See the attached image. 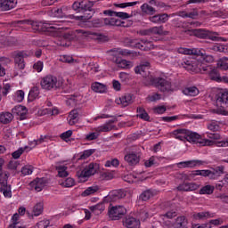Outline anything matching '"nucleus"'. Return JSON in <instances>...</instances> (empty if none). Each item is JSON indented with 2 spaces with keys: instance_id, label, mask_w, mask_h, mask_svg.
Listing matches in <instances>:
<instances>
[{
  "instance_id": "5",
  "label": "nucleus",
  "mask_w": 228,
  "mask_h": 228,
  "mask_svg": "<svg viewBox=\"0 0 228 228\" xmlns=\"http://www.w3.org/2000/svg\"><path fill=\"white\" fill-rule=\"evenodd\" d=\"M41 88L50 92V90H58L63 86V80L58 79L53 75H46L41 79Z\"/></svg>"
},
{
  "instance_id": "59",
  "label": "nucleus",
  "mask_w": 228,
  "mask_h": 228,
  "mask_svg": "<svg viewBox=\"0 0 228 228\" xmlns=\"http://www.w3.org/2000/svg\"><path fill=\"white\" fill-rule=\"evenodd\" d=\"M51 224V221L47 220V219H45V220H42V221H39L37 224V228H47L49 227V224Z\"/></svg>"
},
{
  "instance_id": "38",
  "label": "nucleus",
  "mask_w": 228,
  "mask_h": 228,
  "mask_svg": "<svg viewBox=\"0 0 228 228\" xmlns=\"http://www.w3.org/2000/svg\"><path fill=\"white\" fill-rule=\"evenodd\" d=\"M215 191V186L213 185H205L200 188V195H213Z\"/></svg>"
},
{
  "instance_id": "57",
  "label": "nucleus",
  "mask_w": 228,
  "mask_h": 228,
  "mask_svg": "<svg viewBox=\"0 0 228 228\" xmlns=\"http://www.w3.org/2000/svg\"><path fill=\"white\" fill-rule=\"evenodd\" d=\"M59 61H61L62 63H72L74 61V58L69 55H61Z\"/></svg>"
},
{
  "instance_id": "1",
  "label": "nucleus",
  "mask_w": 228,
  "mask_h": 228,
  "mask_svg": "<svg viewBox=\"0 0 228 228\" xmlns=\"http://www.w3.org/2000/svg\"><path fill=\"white\" fill-rule=\"evenodd\" d=\"M18 24H24L25 26H29L33 31H45L46 33H51L53 37H58V33L63 29V21H45L44 23L38 21H33L29 20H19Z\"/></svg>"
},
{
  "instance_id": "42",
  "label": "nucleus",
  "mask_w": 228,
  "mask_h": 228,
  "mask_svg": "<svg viewBox=\"0 0 228 228\" xmlns=\"http://www.w3.org/2000/svg\"><path fill=\"white\" fill-rule=\"evenodd\" d=\"M207 127L209 131L216 133V131H220V123L218 121H210L208 123Z\"/></svg>"
},
{
  "instance_id": "58",
  "label": "nucleus",
  "mask_w": 228,
  "mask_h": 228,
  "mask_svg": "<svg viewBox=\"0 0 228 228\" xmlns=\"http://www.w3.org/2000/svg\"><path fill=\"white\" fill-rule=\"evenodd\" d=\"M92 24L94 28H102L104 26V18L94 20Z\"/></svg>"
},
{
  "instance_id": "13",
  "label": "nucleus",
  "mask_w": 228,
  "mask_h": 228,
  "mask_svg": "<svg viewBox=\"0 0 228 228\" xmlns=\"http://www.w3.org/2000/svg\"><path fill=\"white\" fill-rule=\"evenodd\" d=\"M204 165L203 160L192 159L187 161H182L177 164L178 168H197Z\"/></svg>"
},
{
  "instance_id": "34",
  "label": "nucleus",
  "mask_w": 228,
  "mask_h": 228,
  "mask_svg": "<svg viewBox=\"0 0 228 228\" xmlns=\"http://www.w3.org/2000/svg\"><path fill=\"white\" fill-rule=\"evenodd\" d=\"M59 183L60 185L62 186V188H72V186L76 185V181L72 177L61 179Z\"/></svg>"
},
{
  "instance_id": "43",
  "label": "nucleus",
  "mask_w": 228,
  "mask_h": 228,
  "mask_svg": "<svg viewBox=\"0 0 228 228\" xmlns=\"http://www.w3.org/2000/svg\"><path fill=\"white\" fill-rule=\"evenodd\" d=\"M144 167L151 168V167H158V157L152 156L144 162Z\"/></svg>"
},
{
  "instance_id": "10",
  "label": "nucleus",
  "mask_w": 228,
  "mask_h": 228,
  "mask_svg": "<svg viewBox=\"0 0 228 228\" xmlns=\"http://www.w3.org/2000/svg\"><path fill=\"white\" fill-rule=\"evenodd\" d=\"M108 213L110 220H120L127 213V209H126V207L118 205L110 208Z\"/></svg>"
},
{
  "instance_id": "41",
  "label": "nucleus",
  "mask_w": 228,
  "mask_h": 228,
  "mask_svg": "<svg viewBox=\"0 0 228 228\" xmlns=\"http://www.w3.org/2000/svg\"><path fill=\"white\" fill-rule=\"evenodd\" d=\"M43 211H44V203L42 202L37 203L33 208V216H40V214L43 213Z\"/></svg>"
},
{
  "instance_id": "54",
  "label": "nucleus",
  "mask_w": 228,
  "mask_h": 228,
  "mask_svg": "<svg viewBox=\"0 0 228 228\" xmlns=\"http://www.w3.org/2000/svg\"><path fill=\"white\" fill-rule=\"evenodd\" d=\"M195 175H200V170L192 171L190 175L183 174L182 179H183V181H190V177H195Z\"/></svg>"
},
{
  "instance_id": "17",
  "label": "nucleus",
  "mask_w": 228,
  "mask_h": 228,
  "mask_svg": "<svg viewBox=\"0 0 228 228\" xmlns=\"http://www.w3.org/2000/svg\"><path fill=\"white\" fill-rule=\"evenodd\" d=\"M147 33H151V35H159V37H167V35H170V31L163 29V25L152 27L148 30L143 31V35H147Z\"/></svg>"
},
{
  "instance_id": "53",
  "label": "nucleus",
  "mask_w": 228,
  "mask_h": 228,
  "mask_svg": "<svg viewBox=\"0 0 228 228\" xmlns=\"http://www.w3.org/2000/svg\"><path fill=\"white\" fill-rule=\"evenodd\" d=\"M118 165H120V161L118 160V159H112L111 160H107L105 162L106 167H114L115 168H117Z\"/></svg>"
},
{
  "instance_id": "12",
  "label": "nucleus",
  "mask_w": 228,
  "mask_h": 228,
  "mask_svg": "<svg viewBox=\"0 0 228 228\" xmlns=\"http://www.w3.org/2000/svg\"><path fill=\"white\" fill-rule=\"evenodd\" d=\"M165 225L168 228H188V219L186 216H178L174 223L170 221H166Z\"/></svg>"
},
{
  "instance_id": "28",
  "label": "nucleus",
  "mask_w": 228,
  "mask_h": 228,
  "mask_svg": "<svg viewBox=\"0 0 228 228\" xmlns=\"http://www.w3.org/2000/svg\"><path fill=\"white\" fill-rule=\"evenodd\" d=\"M68 122L69 126H75V124H77L79 122V113L77 110H73L69 112L68 117Z\"/></svg>"
},
{
  "instance_id": "11",
  "label": "nucleus",
  "mask_w": 228,
  "mask_h": 228,
  "mask_svg": "<svg viewBox=\"0 0 228 228\" xmlns=\"http://www.w3.org/2000/svg\"><path fill=\"white\" fill-rule=\"evenodd\" d=\"M94 3L92 1H81L75 2L72 4V9L77 12V13H81V12H92Z\"/></svg>"
},
{
  "instance_id": "18",
  "label": "nucleus",
  "mask_w": 228,
  "mask_h": 228,
  "mask_svg": "<svg viewBox=\"0 0 228 228\" xmlns=\"http://www.w3.org/2000/svg\"><path fill=\"white\" fill-rule=\"evenodd\" d=\"M12 115L20 117V120H25L26 115H28V109L22 105H17L12 110Z\"/></svg>"
},
{
  "instance_id": "9",
  "label": "nucleus",
  "mask_w": 228,
  "mask_h": 228,
  "mask_svg": "<svg viewBox=\"0 0 228 228\" xmlns=\"http://www.w3.org/2000/svg\"><path fill=\"white\" fill-rule=\"evenodd\" d=\"M98 168L97 164L90 163L89 165L84 166L77 171V177H78L80 181H83V179H88V177H91V175L97 174Z\"/></svg>"
},
{
  "instance_id": "63",
  "label": "nucleus",
  "mask_w": 228,
  "mask_h": 228,
  "mask_svg": "<svg viewBox=\"0 0 228 228\" xmlns=\"http://www.w3.org/2000/svg\"><path fill=\"white\" fill-rule=\"evenodd\" d=\"M175 216H177V212L175 210L167 211L164 215V220L167 218V220H172V218H175Z\"/></svg>"
},
{
  "instance_id": "3",
  "label": "nucleus",
  "mask_w": 228,
  "mask_h": 228,
  "mask_svg": "<svg viewBox=\"0 0 228 228\" xmlns=\"http://www.w3.org/2000/svg\"><path fill=\"white\" fill-rule=\"evenodd\" d=\"M150 81L151 86H155L159 92H174V86H172V81L169 78L154 77L152 75L144 77V81Z\"/></svg>"
},
{
  "instance_id": "32",
  "label": "nucleus",
  "mask_w": 228,
  "mask_h": 228,
  "mask_svg": "<svg viewBox=\"0 0 228 228\" xmlns=\"http://www.w3.org/2000/svg\"><path fill=\"white\" fill-rule=\"evenodd\" d=\"M91 88L93 92H96L97 94H104L106 92V85L99 82H94L91 85Z\"/></svg>"
},
{
  "instance_id": "4",
  "label": "nucleus",
  "mask_w": 228,
  "mask_h": 228,
  "mask_svg": "<svg viewBox=\"0 0 228 228\" xmlns=\"http://www.w3.org/2000/svg\"><path fill=\"white\" fill-rule=\"evenodd\" d=\"M178 53L180 54H185L187 56H200V60H202L203 63H213V61H215V58L213 57V55L206 54V51L204 49L179 48Z\"/></svg>"
},
{
  "instance_id": "33",
  "label": "nucleus",
  "mask_w": 228,
  "mask_h": 228,
  "mask_svg": "<svg viewBox=\"0 0 228 228\" xmlns=\"http://www.w3.org/2000/svg\"><path fill=\"white\" fill-rule=\"evenodd\" d=\"M13 120V114L11 112H2L0 114L1 124H10Z\"/></svg>"
},
{
  "instance_id": "46",
  "label": "nucleus",
  "mask_w": 228,
  "mask_h": 228,
  "mask_svg": "<svg viewBox=\"0 0 228 228\" xmlns=\"http://www.w3.org/2000/svg\"><path fill=\"white\" fill-rule=\"evenodd\" d=\"M64 11H65V7H61L59 9H53V13L54 17H57L59 19H63V17H67L65 12H63Z\"/></svg>"
},
{
  "instance_id": "23",
  "label": "nucleus",
  "mask_w": 228,
  "mask_h": 228,
  "mask_svg": "<svg viewBox=\"0 0 228 228\" xmlns=\"http://www.w3.org/2000/svg\"><path fill=\"white\" fill-rule=\"evenodd\" d=\"M16 4L17 2L15 0H0V10L2 12H8V10H12Z\"/></svg>"
},
{
  "instance_id": "25",
  "label": "nucleus",
  "mask_w": 228,
  "mask_h": 228,
  "mask_svg": "<svg viewBox=\"0 0 228 228\" xmlns=\"http://www.w3.org/2000/svg\"><path fill=\"white\" fill-rule=\"evenodd\" d=\"M124 197V193L122 191H112L110 194L105 197V202H112L113 200H118V199H122Z\"/></svg>"
},
{
  "instance_id": "64",
  "label": "nucleus",
  "mask_w": 228,
  "mask_h": 228,
  "mask_svg": "<svg viewBox=\"0 0 228 228\" xmlns=\"http://www.w3.org/2000/svg\"><path fill=\"white\" fill-rule=\"evenodd\" d=\"M154 197V191L151 190L144 191L143 192V200H149L150 199H152Z\"/></svg>"
},
{
  "instance_id": "44",
  "label": "nucleus",
  "mask_w": 228,
  "mask_h": 228,
  "mask_svg": "<svg viewBox=\"0 0 228 228\" xmlns=\"http://www.w3.org/2000/svg\"><path fill=\"white\" fill-rule=\"evenodd\" d=\"M90 210L93 211V213H96V215H99V213H102L104 210V203H98L94 206L90 207Z\"/></svg>"
},
{
  "instance_id": "52",
  "label": "nucleus",
  "mask_w": 228,
  "mask_h": 228,
  "mask_svg": "<svg viewBox=\"0 0 228 228\" xmlns=\"http://www.w3.org/2000/svg\"><path fill=\"white\" fill-rule=\"evenodd\" d=\"M96 191H99V187L91 186L88 187L86 191H84L83 195L84 197H86L88 195H94V193H96Z\"/></svg>"
},
{
  "instance_id": "30",
  "label": "nucleus",
  "mask_w": 228,
  "mask_h": 228,
  "mask_svg": "<svg viewBox=\"0 0 228 228\" xmlns=\"http://www.w3.org/2000/svg\"><path fill=\"white\" fill-rule=\"evenodd\" d=\"M182 92L183 95H188L190 97H196V95H199L200 94L199 88L196 86L185 87Z\"/></svg>"
},
{
  "instance_id": "21",
  "label": "nucleus",
  "mask_w": 228,
  "mask_h": 228,
  "mask_svg": "<svg viewBox=\"0 0 228 228\" xmlns=\"http://www.w3.org/2000/svg\"><path fill=\"white\" fill-rule=\"evenodd\" d=\"M134 100V98L133 97V94H126L116 99V104H120L123 108H126V106H129V104H133Z\"/></svg>"
},
{
  "instance_id": "31",
  "label": "nucleus",
  "mask_w": 228,
  "mask_h": 228,
  "mask_svg": "<svg viewBox=\"0 0 228 228\" xmlns=\"http://www.w3.org/2000/svg\"><path fill=\"white\" fill-rule=\"evenodd\" d=\"M104 26H122L124 22L116 18H103Z\"/></svg>"
},
{
  "instance_id": "22",
  "label": "nucleus",
  "mask_w": 228,
  "mask_h": 228,
  "mask_svg": "<svg viewBox=\"0 0 228 228\" xmlns=\"http://www.w3.org/2000/svg\"><path fill=\"white\" fill-rule=\"evenodd\" d=\"M217 104H220L222 108L228 106V91H221L217 94L216 98Z\"/></svg>"
},
{
  "instance_id": "8",
  "label": "nucleus",
  "mask_w": 228,
  "mask_h": 228,
  "mask_svg": "<svg viewBox=\"0 0 228 228\" xmlns=\"http://www.w3.org/2000/svg\"><path fill=\"white\" fill-rule=\"evenodd\" d=\"M187 142L190 143H199L200 147H206L209 145H213V142L208 139H203L202 135L199 134L197 132H192L188 130L187 132Z\"/></svg>"
},
{
  "instance_id": "40",
  "label": "nucleus",
  "mask_w": 228,
  "mask_h": 228,
  "mask_svg": "<svg viewBox=\"0 0 228 228\" xmlns=\"http://www.w3.org/2000/svg\"><path fill=\"white\" fill-rule=\"evenodd\" d=\"M217 67L221 69V70H228V58L227 57H222L217 61Z\"/></svg>"
},
{
  "instance_id": "16",
  "label": "nucleus",
  "mask_w": 228,
  "mask_h": 228,
  "mask_svg": "<svg viewBox=\"0 0 228 228\" xmlns=\"http://www.w3.org/2000/svg\"><path fill=\"white\" fill-rule=\"evenodd\" d=\"M113 124H115V120L110 119L106 121L105 124L94 128V131L98 132L101 136V133H110V131H112L113 127H115V125Z\"/></svg>"
},
{
  "instance_id": "15",
  "label": "nucleus",
  "mask_w": 228,
  "mask_h": 228,
  "mask_svg": "<svg viewBox=\"0 0 228 228\" xmlns=\"http://www.w3.org/2000/svg\"><path fill=\"white\" fill-rule=\"evenodd\" d=\"M123 225L126 228H139L141 225L140 219L133 216H126L123 218Z\"/></svg>"
},
{
  "instance_id": "29",
  "label": "nucleus",
  "mask_w": 228,
  "mask_h": 228,
  "mask_svg": "<svg viewBox=\"0 0 228 228\" xmlns=\"http://www.w3.org/2000/svg\"><path fill=\"white\" fill-rule=\"evenodd\" d=\"M14 61L16 69H19L20 70H24V69L26 68V64L24 63V56H22L21 53L16 54Z\"/></svg>"
},
{
  "instance_id": "45",
  "label": "nucleus",
  "mask_w": 228,
  "mask_h": 228,
  "mask_svg": "<svg viewBox=\"0 0 228 228\" xmlns=\"http://www.w3.org/2000/svg\"><path fill=\"white\" fill-rule=\"evenodd\" d=\"M56 170L58 172L59 177H67L69 175V172H67V167L65 166H57Z\"/></svg>"
},
{
  "instance_id": "56",
  "label": "nucleus",
  "mask_w": 228,
  "mask_h": 228,
  "mask_svg": "<svg viewBox=\"0 0 228 228\" xmlns=\"http://www.w3.org/2000/svg\"><path fill=\"white\" fill-rule=\"evenodd\" d=\"M209 76L211 77V79H213L214 81H220V74L218 73V71L216 69H210L209 70Z\"/></svg>"
},
{
  "instance_id": "20",
  "label": "nucleus",
  "mask_w": 228,
  "mask_h": 228,
  "mask_svg": "<svg viewBox=\"0 0 228 228\" xmlns=\"http://www.w3.org/2000/svg\"><path fill=\"white\" fill-rule=\"evenodd\" d=\"M45 178H36L29 183V186L32 190H36V191H42L45 187Z\"/></svg>"
},
{
  "instance_id": "36",
  "label": "nucleus",
  "mask_w": 228,
  "mask_h": 228,
  "mask_svg": "<svg viewBox=\"0 0 228 228\" xmlns=\"http://www.w3.org/2000/svg\"><path fill=\"white\" fill-rule=\"evenodd\" d=\"M194 220H206L208 218H213V214L209 212H198L193 214Z\"/></svg>"
},
{
  "instance_id": "51",
  "label": "nucleus",
  "mask_w": 228,
  "mask_h": 228,
  "mask_svg": "<svg viewBox=\"0 0 228 228\" xmlns=\"http://www.w3.org/2000/svg\"><path fill=\"white\" fill-rule=\"evenodd\" d=\"M99 134L97 131L95 132H92V133H89L87 134H86V137H85V140L86 142H94V140H97V138H99Z\"/></svg>"
},
{
  "instance_id": "26",
  "label": "nucleus",
  "mask_w": 228,
  "mask_h": 228,
  "mask_svg": "<svg viewBox=\"0 0 228 228\" xmlns=\"http://www.w3.org/2000/svg\"><path fill=\"white\" fill-rule=\"evenodd\" d=\"M54 44L61 47H69V45H70V41H69V36L64 35L57 37L54 40Z\"/></svg>"
},
{
  "instance_id": "62",
  "label": "nucleus",
  "mask_w": 228,
  "mask_h": 228,
  "mask_svg": "<svg viewBox=\"0 0 228 228\" xmlns=\"http://www.w3.org/2000/svg\"><path fill=\"white\" fill-rule=\"evenodd\" d=\"M118 77L122 83H127L129 81V74L126 72H120Z\"/></svg>"
},
{
  "instance_id": "37",
  "label": "nucleus",
  "mask_w": 228,
  "mask_h": 228,
  "mask_svg": "<svg viewBox=\"0 0 228 228\" xmlns=\"http://www.w3.org/2000/svg\"><path fill=\"white\" fill-rule=\"evenodd\" d=\"M123 181H126V183H140L142 182V177L140 175L136 176L135 175H126L123 177Z\"/></svg>"
},
{
  "instance_id": "27",
  "label": "nucleus",
  "mask_w": 228,
  "mask_h": 228,
  "mask_svg": "<svg viewBox=\"0 0 228 228\" xmlns=\"http://www.w3.org/2000/svg\"><path fill=\"white\" fill-rule=\"evenodd\" d=\"M180 17L183 19H197L199 17V11L197 9H192L190 12L183 11L179 13Z\"/></svg>"
},
{
  "instance_id": "19",
  "label": "nucleus",
  "mask_w": 228,
  "mask_h": 228,
  "mask_svg": "<svg viewBox=\"0 0 228 228\" xmlns=\"http://www.w3.org/2000/svg\"><path fill=\"white\" fill-rule=\"evenodd\" d=\"M173 138L180 140V142H186L188 136V129L178 128L171 133Z\"/></svg>"
},
{
  "instance_id": "49",
  "label": "nucleus",
  "mask_w": 228,
  "mask_h": 228,
  "mask_svg": "<svg viewBox=\"0 0 228 228\" xmlns=\"http://www.w3.org/2000/svg\"><path fill=\"white\" fill-rule=\"evenodd\" d=\"M94 152H95V150H94V149L86 150L82 153H80L78 159H86L90 158V156H92V154H94Z\"/></svg>"
},
{
  "instance_id": "47",
  "label": "nucleus",
  "mask_w": 228,
  "mask_h": 228,
  "mask_svg": "<svg viewBox=\"0 0 228 228\" xmlns=\"http://www.w3.org/2000/svg\"><path fill=\"white\" fill-rule=\"evenodd\" d=\"M21 175H31L33 174V166H24L20 169Z\"/></svg>"
},
{
  "instance_id": "35",
  "label": "nucleus",
  "mask_w": 228,
  "mask_h": 228,
  "mask_svg": "<svg viewBox=\"0 0 228 228\" xmlns=\"http://www.w3.org/2000/svg\"><path fill=\"white\" fill-rule=\"evenodd\" d=\"M38 95H40V89L37 86H34L30 89L28 99L30 102H33V101L38 99Z\"/></svg>"
},
{
  "instance_id": "7",
  "label": "nucleus",
  "mask_w": 228,
  "mask_h": 228,
  "mask_svg": "<svg viewBox=\"0 0 228 228\" xmlns=\"http://www.w3.org/2000/svg\"><path fill=\"white\" fill-rule=\"evenodd\" d=\"M187 33L192 37H197V38H204L212 40L213 42H218L219 37L216 32H211L209 30L204 29V28H194L191 30H187Z\"/></svg>"
},
{
  "instance_id": "24",
  "label": "nucleus",
  "mask_w": 228,
  "mask_h": 228,
  "mask_svg": "<svg viewBox=\"0 0 228 228\" xmlns=\"http://www.w3.org/2000/svg\"><path fill=\"white\" fill-rule=\"evenodd\" d=\"M114 61L120 69H133V61H131L124 60L120 57H116Z\"/></svg>"
},
{
  "instance_id": "55",
  "label": "nucleus",
  "mask_w": 228,
  "mask_h": 228,
  "mask_svg": "<svg viewBox=\"0 0 228 228\" xmlns=\"http://www.w3.org/2000/svg\"><path fill=\"white\" fill-rule=\"evenodd\" d=\"M118 54H121V56H129L130 58H133L134 56V53L127 50V49H118Z\"/></svg>"
},
{
  "instance_id": "48",
  "label": "nucleus",
  "mask_w": 228,
  "mask_h": 228,
  "mask_svg": "<svg viewBox=\"0 0 228 228\" xmlns=\"http://www.w3.org/2000/svg\"><path fill=\"white\" fill-rule=\"evenodd\" d=\"M143 12L148 15H154V13H156V9L149 4H143Z\"/></svg>"
},
{
  "instance_id": "14",
  "label": "nucleus",
  "mask_w": 228,
  "mask_h": 228,
  "mask_svg": "<svg viewBox=\"0 0 228 228\" xmlns=\"http://www.w3.org/2000/svg\"><path fill=\"white\" fill-rule=\"evenodd\" d=\"M140 152L138 151H130L125 155L124 159L130 167H134V165L140 163Z\"/></svg>"
},
{
  "instance_id": "2",
  "label": "nucleus",
  "mask_w": 228,
  "mask_h": 228,
  "mask_svg": "<svg viewBox=\"0 0 228 228\" xmlns=\"http://www.w3.org/2000/svg\"><path fill=\"white\" fill-rule=\"evenodd\" d=\"M182 67L185 69L188 72H192L197 74V72H200V70H204V72H208V70H211V65H208L204 67L202 63L199 61V60L195 58H191L190 56L185 57L182 63Z\"/></svg>"
},
{
  "instance_id": "60",
  "label": "nucleus",
  "mask_w": 228,
  "mask_h": 228,
  "mask_svg": "<svg viewBox=\"0 0 228 228\" xmlns=\"http://www.w3.org/2000/svg\"><path fill=\"white\" fill-rule=\"evenodd\" d=\"M33 69L34 70H37V72H42V70H44V62L38 61L37 62L34 63Z\"/></svg>"
},
{
  "instance_id": "61",
  "label": "nucleus",
  "mask_w": 228,
  "mask_h": 228,
  "mask_svg": "<svg viewBox=\"0 0 228 228\" xmlns=\"http://www.w3.org/2000/svg\"><path fill=\"white\" fill-rule=\"evenodd\" d=\"M159 24H165L168 20V14L167 13H159Z\"/></svg>"
},
{
  "instance_id": "39",
  "label": "nucleus",
  "mask_w": 228,
  "mask_h": 228,
  "mask_svg": "<svg viewBox=\"0 0 228 228\" xmlns=\"http://www.w3.org/2000/svg\"><path fill=\"white\" fill-rule=\"evenodd\" d=\"M225 170V167L224 166L216 167L212 172V179H218L222 174H224V171Z\"/></svg>"
},
{
  "instance_id": "50",
  "label": "nucleus",
  "mask_w": 228,
  "mask_h": 228,
  "mask_svg": "<svg viewBox=\"0 0 228 228\" xmlns=\"http://www.w3.org/2000/svg\"><path fill=\"white\" fill-rule=\"evenodd\" d=\"M13 100L16 102H22L24 101V91L19 90L13 95Z\"/></svg>"
},
{
  "instance_id": "6",
  "label": "nucleus",
  "mask_w": 228,
  "mask_h": 228,
  "mask_svg": "<svg viewBox=\"0 0 228 228\" xmlns=\"http://www.w3.org/2000/svg\"><path fill=\"white\" fill-rule=\"evenodd\" d=\"M8 177L10 173L3 172V167H0V193H3L5 199H12V185L8 184Z\"/></svg>"
}]
</instances>
